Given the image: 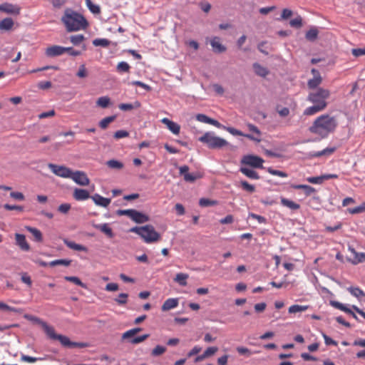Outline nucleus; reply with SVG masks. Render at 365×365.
Wrapping results in <instances>:
<instances>
[{"instance_id":"obj_1","label":"nucleus","mask_w":365,"mask_h":365,"mask_svg":"<svg viewBox=\"0 0 365 365\" xmlns=\"http://www.w3.org/2000/svg\"><path fill=\"white\" fill-rule=\"evenodd\" d=\"M61 21L68 32L84 29L88 26L86 19L81 14L70 9L65 10Z\"/></svg>"},{"instance_id":"obj_2","label":"nucleus","mask_w":365,"mask_h":365,"mask_svg":"<svg viewBox=\"0 0 365 365\" xmlns=\"http://www.w3.org/2000/svg\"><path fill=\"white\" fill-rule=\"evenodd\" d=\"M129 232L138 235L144 242L148 244L157 242L161 238L160 235L156 232L154 227L150 225L142 227H133L130 229Z\"/></svg>"},{"instance_id":"obj_3","label":"nucleus","mask_w":365,"mask_h":365,"mask_svg":"<svg viewBox=\"0 0 365 365\" xmlns=\"http://www.w3.org/2000/svg\"><path fill=\"white\" fill-rule=\"evenodd\" d=\"M198 140L210 149H220L228 145L226 140L216 136L213 132H206Z\"/></svg>"},{"instance_id":"obj_4","label":"nucleus","mask_w":365,"mask_h":365,"mask_svg":"<svg viewBox=\"0 0 365 365\" xmlns=\"http://www.w3.org/2000/svg\"><path fill=\"white\" fill-rule=\"evenodd\" d=\"M337 126L335 117L329 115H321V138L327 137L330 133L334 131Z\"/></svg>"},{"instance_id":"obj_5","label":"nucleus","mask_w":365,"mask_h":365,"mask_svg":"<svg viewBox=\"0 0 365 365\" xmlns=\"http://www.w3.org/2000/svg\"><path fill=\"white\" fill-rule=\"evenodd\" d=\"M264 160L257 155H245L241 160V164L251 166L255 168H262Z\"/></svg>"},{"instance_id":"obj_6","label":"nucleus","mask_w":365,"mask_h":365,"mask_svg":"<svg viewBox=\"0 0 365 365\" xmlns=\"http://www.w3.org/2000/svg\"><path fill=\"white\" fill-rule=\"evenodd\" d=\"M48 167L57 176L64 178H70L71 176L72 170L66 166L49 163Z\"/></svg>"},{"instance_id":"obj_7","label":"nucleus","mask_w":365,"mask_h":365,"mask_svg":"<svg viewBox=\"0 0 365 365\" xmlns=\"http://www.w3.org/2000/svg\"><path fill=\"white\" fill-rule=\"evenodd\" d=\"M33 322L39 324L43 329L44 330L46 335L51 339L56 340L57 339V336L58 334H56L55 329L53 327L48 325L46 322H43L41 319L38 317H33Z\"/></svg>"},{"instance_id":"obj_8","label":"nucleus","mask_w":365,"mask_h":365,"mask_svg":"<svg viewBox=\"0 0 365 365\" xmlns=\"http://www.w3.org/2000/svg\"><path fill=\"white\" fill-rule=\"evenodd\" d=\"M70 178L72 179L76 184L81 186H86L88 185L90 183L89 178H88L87 175L83 171H72V174Z\"/></svg>"},{"instance_id":"obj_9","label":"nucleus","mask_w":365,"mask_h":365,"mask_svg":"<svg viewBox=\"0 0 365 365\" xmlns=\"http://www.w3.org/2000/svg\"><path fill=\"white\" fill-rule=\"evenodd\" d=\"M56 340H58L63 346L68 348H83L86 346L84 343L71 341L68 337L61 334H58Z\"/></svg>"},{"instance_id":"obj_10","label":"nucleus","mask_w":365,"mask_h":365,"mask_svg":"<svg viewBox=\"0 0 365 365\" xmlns=\"http://www.w3.org/2000/svg\"><path fill=\"white\" fill-rule=\"evenodd\" d=\"M21 8L15 4L10 3H4L0 4V11L9 14L19 15L20 14Z\"/></svg>"},{"instance_id":"obj_11","label":"nucleus","mask_w":365,"mask_h":365,"mask_svg":"<svg viewBox=\"0 0 365 365\" xmlns=\"http://www.w3.org/2000/svg\"><path fill=\"white\" fill-rule=\"evenodd\" d=\"M64 53H66V49L63 46H58V45H53L51 46H49L46 48L45 51V54L48 57H56L58 56L63 55Z\"/></svg>"},{"instance_id":"obj_12","label":"nucleus","mask_w":365,"mask_h":365,"mask_svg":"<svg viewBox=\"0 0 365 365\" xmlns=\"http://www.w3.org/2000/svg\"><path fill=\"white\" fill-rule=\"evenodd\" d=\"M220 128L227 130V132H229L230 134H232L233 135L245 136L250 140H255L257 142L260 141V139L255 138V137H254L253 135H252L250 134H244L242 131H240L237 129H235L234 128H232V127H226L222 125V127H221Z\"/></svg>"},{"instance_id":"obj_13","label":"nucleus","mask_w":365,"mask_h":365,"mask_svg":"<svg viewBox=\"0 0 365 365\" xmlns=\"http://www.w3.org/2000/svg\"><path fill=\"white\" fill-rule=\"evenodd\" d=\"M16 244L23 251H29L30 246L26 240L25 235L16 233L15 235Z\"/></svg>"},{"instance_id":"obj_14","label":"nucleus","mask_w":365,"mask_h":365,"mask_svg":"<svg viewBox=\"0 0 365 365\" xmlns=\"http://www.w3.org/2000/svg\"><path fill=\"white\" fill-rule=\"evenodd\" d=\"M196 120L204 123L210 124L217 128L222 127V125L217 120L212 119L205 114H197L196 115Z\"/></svg>"},{"instance_id":"obj_15","label":"nucleus","mask_w":365,"mask_h":365,"mask_svg":"<svg viewBox=\"0 0 365 365\" xmlns=\"http://www.w3.org/2000/svg\"><path fill=\"white\" fill-rule=\"evenodd\" d=\"M210 45L215 53H223L226 51V47L220 43V38L217 36L210 40Z\"/></svg>"},{"instance_id":"obj_16","label":"nucleus","mask_w":365,"mask_h":365,"mask_svg":"<svg viewBox=\"0 0 365 365\" xmlns=\"http://www.w3.org/2000/svg\"><path fill=\"white\" fill-rule=\"evenodd\" d=\"M161 122L165 124L173 134L178 135L180 133V126L178 123L167 118H163Z\"/></svg>"},{"instance_id":"obj_17","label":"nucleus","mask_w":365,"mask_h":365,"mask_svg":"<svg viewBox=\"0 0 365 365\" xmlns=\"http://www.w3.org/2000/svg\"><path fill=\"white\" fill-rule=\"evenodd\" d=\"M91 199L96 205L103 207H107L111 201L110 198L104 197L99 194H95L94 195L91 196Z\"/></svg>"},{"instance_id":"obj_18","label":"nucleus","mask_w":365,"mask_h":365,"mask_svg":"<svg viewBox=\"0 0 365 365\" xmlns=\"http://www.w3.org/2000/svg\"><path fill=\"white\" fill-rule=\"evenodd\" d=\"M130 219L136 223H144L149 221V217L135 210H133Z\"/></svg>"},{"instance_id":"obj_19","label":"nucleus","mask_w":365,"mask_h":365,"mask_svg":"<svg viewBox=\"0 0 365 365\" xmlns=\"http://www.w3.org/2000/svg\"><path fill=\"white\" fill-rule=\"evenodd\" d=\"M73 197L78 201H83L90 197L89 192L84 189L76 188L73 191Z\"/></svg>"},{"instance_id":"obj_20","label":"nucleus","mask_w":365,"mask_h":365,"mask_svg":"<svg viewBox=\"0 0 365 365\" xmlns=\"http://www.w3.org/2000/svg\"><path fill=\"white\" fill-rule=\"evenodd\" d=\"M93 227L104 233L109 238H113L114 236L113 230L108 223L97 224L94 225Z\"/></svg>"},{"instance_id":"obj_21","label":"nucleus","mask_w":365,"mask_h":365,"mask_svg":"<svg viewBox=\"0 0 365 365\" xmlns=\"http://www.w3.org/2000/svg\"><path fill=\"white\" fill-rule=\"evenodd\" d=\"M64 244L69 247L76 251H82V252H88V248L82 245L77 244L73 241H70L68 239L63 240Z\"/></svg>"},{"instance_id":"obj_22","label":"nucleus","mask_w":365,"mask_h":365,"mask_svg":"<svg viewBox=\"0 0 365 365\" xmlns=\"http://www.w3.org/2000/svg\"><path fill=\"white\" fill-rule=\"evenodd\" d=\"M178 305V299L169 298L165 301L161 309L163 312L170 310L177 307Z\"/></svg>"},{"instance_id":"obj_23","label":"nucleus","mask_w":365,"mask_h":365,"mask_svg":"<svg viewBox=\"0 0 365 365\" xmlns=\"http://www.w3.org/2000/svg\"><path fill=\"white\" fill-rule=\"evenodd\" d=\"M26 229L32 235L34 241L37 242H41L43 241V235L39 230L30 226H26Z\"/></svg>"},{"instance_id":"obj_24","label":"nucleus","mask_w":365,"mask_h":365,"mask_svg":"<svg viewBox=\"0 0 365 365\" xmlns=\"http://www.w3.org/2000/svg\"><path fill=\"white\" fill-rule=\"evenodd\" d=\"M291 187L295 190H303L307 196H309L316 192L314 187L307 185H292Z\"/></svg>"},{"instance_id":"obj_25","label":"nucleus","mask_w":365,"mask_h":365,"mask_svg":"<svg viewBox=\"0 0 365 365\" xmlns=\"http://www.w3.org/2000/svg\"><path fill=\"white\" fill-rule=\"evenodd\" d=\"M140 106L141 103L138 101H135L133 103H120L118 105L119 109L123 111H128L133 109H137Z\"/></svg>"},{"instance_id":"obj_26","label":"nucleus","mask_w":365,"mask_h":365,"mask_svg":"<svg viewBox=\"0 0 365 365\" xmlns=\"http://www.w3.org/2000/svg\"><path fill=\"white\" fill-rule=\"evenodd\" d=\"M240 171L244 174L245 176H247V178H250V179H254V180H258L259 179V175H258V173L252 170V169H250L248 168H246V167H241L240 168Z\"/></svg>"},{"instance_id":"obj_27","label":"nucleus","mask_w":365,"mask_h":365,"mask_svg":"<svg viewBox=\"0 0 365 365\" xmlns=\"http://www.w3.org/2000/svg\"><path fill=\"white\" fill-rule=\"evenodd\" d=\"M350 252L354 255L352 263L358 264L363 262H365V253L364 252H357L353 248H349Z\"/></svg>"},{"instance_id":"obj_28","label":"nucleus","mask_w":365,"mask_h":365,"mask_svg":"<svg viewBox=\"0 0 365 365\" xmlns=\"http://www.w3.org/2000/svg\"><path fill=\"white\" fill-rule=\"evenodd\" d=\"M14 26V21L11 18H5L0 21L1 31H9Z\"/></svg>"},{"instance_id":"obj_29","label":"nucleus","mask_w":365,"mask_h":365,"mask_svg":"<svg viewBox=\"0 0 365 365\" xmlns=\"http://www.w3.org/2000/svg\"><path fill=\"white\" fill-rule=\"evenodd\" d=\"M347 290L351 295L356 297L359 300H361L364 297H365L364 292L359 287H350L347 288Z\"/></svg>"},{"instance_id":"obj_30","label":"nucleus","mask_w":365,"mask_h":365,"mask_svg":"<svg viewBox=\"0 0 365 365\" xmlns=\"http://www.w3.org/2000/svg\"><path fill=\"white\" fill-rule=\"evenodd\" d=\"M281 203L283 206L293 210H298L300 207V205L298 203L284 197L281 198Z\"/></svg>"},{"instance_id":"obj_31","label":"nucleus","mask_w":365,"mask_h":365,"mask_svg":"<svg viewBox=\"0 0 365 365\" xmlns=\"http://www.w3.org/2000/svg\"><path fill=\"white\" fill-rule=\"evenodd\" d=\"M253 68L255 73L259 76L265 77L268 74V71L267 68L257 63H255L253 64Z\"/></svg>"},{"instance_id":"obj_32","label":"nucleus","mask_w":365,"mask_h":365,"mask_svg":"<svg viewBox=\"0 0 365 365\" xmlns=\"http://www.w3.org/2000/svg\"><path fill=\"white\" fill-rule=\"evenodd\" d=\"M318 34L317 28H312L306 33L305 38L309 41H314L317 38Z\"/></svg>"},{"instance_id":"obj_33","label":"nucleus","mask_w":365,"mask_h":365,"mask_svg":"<svg viewBox=\"0 0 365 365\" xmlns=\"http://www.w3.org/2000/svg\"><path fill=\"white\" fill-rule=\"evenodd\" d=\"M64 279L68 282H71L78 286H80L84 289H87L86 284H84L83 282H82L81 280L77 277L66 276V277H64Z\"/></svg>"},{"instance_id":"obj_34","label":"nucleus","mask_w":365,"mask_h":365,"mask_svg":"<svg viewBox=\"0 0 365 365\" xmlns=\"http://www.w3.org/2000/svg\"><path fill=\"white\" fill-rule=\"evenodd\" d=\"M110 103V99L108 96L100 97L99 98H98V100L96 101V105L98 107H101L103 108H106L108 107Z\"/></svg>"},{"instance_id":"obj_35","label":"nucleus","mask_w":365,"mask_h":365,"mask_svg":"<svg viewBox=\"0 0 365 365\" xmlns=\"http://www.w3.org/2000/svg\"><path fill=\"white\" fill-rule=\"evenodd\" d=\"M188 277L187 274L178 273L175 276V281L181 286H185L187 285V279Z\"/></svg>"},{"instance_id":"obj_36","label":"nucleus","mask_w":365,"mask_h":365,"mask_svg":"<svg viewBox=\"0 0 365 365\" xmlns=\"http://www.w3.org/2000/svg\"><path fill=\"white\" fill-rule=\"evenodd\" d=\"M330 303L334 307H335L341 311H343L347 314H349L350 315L351 314H353V312L349 308H347L344 304H343L339 302L331 301Z\"/></svg>"},{"instance_id":"obj_37","label":"nucleus","mask_w":365,"mask_h":365,"mask_svg":"<svg viewBox=\"0 0 365 365\" xmlns=\"http://www.w3.org/2000/svg\"><path fill=\"white\" fill-rule=\"evenodd\" d=\"M330 303L334 307H335L341 311H343L347 314H349L350 315L351 314H353V312L349 308H347L344 304H343L339 302L331 301Z\"/></svg>"},{"instance_id":"obj_38","label":"nucleus","mask_w":365,"mask_h":365,"mask_svg":"<svg viewBox=\"0 0 365 365\" xmlns=\"http://www.w3.org/2000/svg\"><path fill=\"white\" fill-rule=\"evenodd\" d=\"M141 331V328L136 327L131 329H129L124 332L122 335L123 339H128L132 338L133 336H135L136 334L140 332Z\"/></svg>"},{"instance_id":"obj_39","label":"nucleus","mask_w":365,"mask_h":365,"mask_svg":"<svg viewBox=\"0 0 365 365\" xmlns=\"http://www.w3.org/2000/svg\"><path fill=\"white\" fill-rule=\"evenodd\" d=\"M71 259H56L48 263V265L50 267H55L57 265H63L66 267H68L71 264Z\"/></svg>"},{"instance_id":"obj_40","label":"nucleus","mask_w":365,"mask_h":365,"mask_svg":"<svg viewBox=\"0 0 365 365\" xmlns=\"http://www.w3.org/2000/svg\"><path fill=\"white\" fill-rule=\"evenodd\" d=\"M317 70L313 68L312 70V73L315 75V73H317ZM319 85V77L314 76L313 79H311L308 82V86L309 88H317Z\"/></svg>"},{"instance_id":"obj_41","label":"nucleus","mask_w":365,"mask_h":365,"mask_svg":"<svg viewBox=\"0 0 365 365\" xmlns=\"http://www.w3.org/2000/svg\"><path fill=\"white\" fill-rule=\"evenodd\" d=\"M86 6L90 11L94 14H99L101 13V7L98 5L93 4L91 0H85Z\"/></svg>"},{"instance_id":"obj_42","label":"nucleus","mask_w":365,"mask_h":365,"mask_svg":"<svg viewBox=\"0 0 365 365\" xmlns=\"http://www.w3.org/2000/svg\"><path fill=\"white\" fill-rule=\"evenodd\" d=\"M330 92L326 89L321 88V110L324 109L327 103L324 101V99L329 98Z\"/></svg>"},{"instance_id":"obj_43","label":"nucleus","mask_w":365,"mask_h":365,"mask_svg":"<svg viewBox=\"0 0 365 365\" xmlns=\"http://www.w3.org/2000/svg\"><path fill=\"white\" fill-rule=\"evenodd\" d=\"M115 115L104 118L99 122V126L102 129H106L110 123H112L115 120Z\"/></svg>"},{"instance_id":"obj_44","label":"nucleus","mask_w":365,"mask_h":365,"mask_svg":"<svg viewBox=\"0 0 365 365\" xmlns=\"http://www.w3.org/2000/svg\"><path fill=\"white\" fill-rule=\"evenodd\" d=\"M85 39V37L83 34H77L70 36V41L74 46L80 45Z\"/></svg>"},{"instance_id":"obj_45","label":"nucleus","mask_w":365,"mask_h":365,"mask_svg":"<svg viewBox=\"0 0 365 365\" xmlns=\"http://www.w3.org/2000/svg\"><path fill=\"white\" fill-rule=\"evenodd\" d=\"M289 25L291 27L299 29L302 26V18L297 15L294 19L290 20Z\"/></svg>"},{"instance_id":"obj_46","label":"nucleus","mask_w":365,"mask_h":365,"mask_svg":"<svg viewBox=\"0 0 365 365\" xmlns=\"http://www.w3.org/2000/svg\"><path fill=\"white\" fill-rule=\"evenodd\" d=\"M307 306H302L299 304H294L289 307V312L291 314H295L297 312H301L306 311L307 309Z\"/></svg>"},{"instance_id":"obj_47","label":"nucleus","mask_w":365,"mask_h":365,"mask_svg":"<svg viewBox=\"0 0 365 365\" xmlns=\"http://www.w3.org/2000/svg\"><path fill=\"white\" fill-rule=\"evenodd\" d=\"M106 164L110 168L112 169L120 170L123 168V164L121 162L116 160H110L107 161Z\"/></svg>"},{"instance_id":"obj_48","label":"nucleus","mask_w":365,"mask_h":365,"mask_svg":"<svg viewBox=\"0 0 365 365\" xmlns=\"http://www.w3.org/2000/svg\"><path fill=\"white\" fill-rule=\"evenodd\" d=\"M319 111V103H316L314 106L307 108L304 114L306 115H312L316 114Z\"/></svg>"},{"instance_id":"obj_49","label":"nucleus","mask_w":365,"mask_h":365,"mask_svg":"<svg viewBox=\"0 0 365 365\" xmlns=\"http://www.w3.org/2000/svg\"><path fill=\"white\" fill-rule=\"evenodd\" d=\"M166 351V348L165 346L157 345L151 351V355L153 356H158L163 354Z\"/></svg>"},{"instance_id":"obj_50","label":"nucleus","mask_w":365,"mask_h":365,"mask_svg":"<svg viewBox=\"0 0 365 365\" xmlns=\"http://www.w3.org/2000/svg\"><path fill=\"white\" fill-rule=\"evenodd\" d=\"M93 44L95 46L108 47L110 41L106 38H96L93 41Z\"/></svg>"},{"instance_id":"obj_51","label":"nucleus","mask_w":365,"mask_h":365,"mask_svg":"<svg viewBox=\"0 0 365 365\" xmlns=\"http://www.w3.org/2000/svg\"><path fill=\"white\" fill-rule=\"evenodd\" d=\"M130 66L129 64L125 61H121L118 63L116 69L118 72H129Z\"/></svg>"},{"instance_id":"obj_52","label":"nucleus","mask_w":365,"mask_h":365,"mask_svg":"<svg viewBox=\"0 0 365 365\" xmlns=\"http://www.w3.org/2000/svg\"><path fill=\"white\" fill-rule=\"evenodd\" d=\"M149 336L150 335L148 334H145L131 339L130 342L133 344H140V343L144 341L145 339H147L149 337Z\"/></svg>"},{"instance_id":"obj_53","label":"nucleus","mask_w":365,"mask_h":365,"mask_svg":"<svg viewBox=\"0 0 365 365\" xmlns=\"http://www.w3.org/2000/svg\"><path fill=\"white\" fill-rule=\"evenodd\" d=\"M128 297V294L125 293H121L118 295V297L115 299V302H116L119 305H123L127 303V299Z\"/></svg>"},{"instance_id":"obj_54","label":"nucleus","mask_w":365,"mask_h":365,"mask_svg":"<svg viewBox=\"0 0 365 365\" xmlns=\"http://www.w3.org/2000/svg\"><path fill=\"white\" fill-rule=\"evenodd\" d=\"M241 186L243 190L245 191L252 193L255 191V187L254 185L248 183L247 181H241Z\"/></svg>"},{"instance_id":"obj_55","label":"nucleus","mask_w":365,"mask_h":365,"mask_svg":"<svg viewBox=\"0 0 365 365\" xmlns=\"http://www.w3.org/2000/svg\"><path fill=\"white\" fill-rule=\"evenodd\" d=\"M42 359H43L42 358L33 357V356H30L25 355V354H21V361L28 362V363H34L38 360H42Z\"/></svg>"},{"instance_id":"obj_56","label":"nucleus","mask_w":365,"mask_h":365,"mask_svg":"<svg viewBox=\"0 0 365 365\" xmlns=\"http://www.w3.org/2000/svg\"><path fill=\"white\" fill-rule=\"evenodd\" d=\"M76 76L81 78L87 77L88 71L84 64H82L79 66V69L76 73Z\"/></svg>"},{"instance_id":"obj_57","label":"nucleus","mask_w":365,"mask_h":365,"mask_svg":"<svg viewBox=\"0 0 365 365\" xmlns=\"http://www.w3.org/2000/svg\"><path fill=\"white\" fill-rule=\"evenodd\" d=\"M215 204H216L215 201H212V200H210L207 198H201L199 201V205L201 207H208V206L215 205Z\"/></svg>"},{"instance_id":"obj_58","label":"nucleus","mask_w":365,"mask_h":365,"mask_svg":"<svg viewBox=\"0 0 365 365\" xmlns=\"http://www.w3.org/2000/svg\"><path fill=\"white\" fill-rule=\"evenodd\" d=\"M113 136L115 139L126 138L129 136V133L126 130H119L115 132Z\"/></svg>"},{"instance_id":"obj_59","label":"nucleus","mask_w":365,"mask_h":365,"mask_svg":"<svg viewBox=\"0 0 365 365\" xmlns=\"http://www.w3.org/2000/svg\"><path fill=\"white\" fill-rule=\"evenodd\" d=\"M4 207L6 210H17L19 212H23L24 211V207L21 205H12L9 204H5L4 205Z\"/></svg>"},{"instance_id":"obj_60","label":"nucleus","mask_w":365,"mask_h":365,"mask_svg":"<svg viewBox=\"0 0 365 365\" xmlns=\"http://www.w3.org/2000/svg\"><path fill=\"white\" fill-rule=\"evenodd\" d=\"M309 130L314 133H318L319 131V117H317L312 126L309 128Z\"/></svg>"},{"instance_id":"obj_61","label":"nucleus","mask_w":365,"mask_h":365,"mask_svg":"<svg viewBox=\"0 0 365 365\" xmlns=\"http://www.w3.org/2000/svg\"><path fill=\"white\" fill-rule=\"evenodd\" d=\"M293 15V12L292 10L289 9H284L282 11L280 19L287 20L290 18Z\"/></svg>"},{"instance_id":"obj_62","label":"nucleus","mask_w":365,"mask_h":365,"mask_svg":"<svg viewBox=\"0 0 365 365\" xmlns=\"http://www.w3.org/2000/svg\"><path fill=\"white\" fill-rule=\"evenodd\" d=\"M10 197L19 201H22L25 199L24 195L21 192H11Z\"/></svg>"},{"instance_id":"obj_63","label":"nucleus","mask_w":365,"mask_h":365,"mask_svg":"<svg viewBox=\"0 0 365 365\" xmlns=\"http://www.w3.org/2000/svg\"><path fill=\"white\" fill-rule=\"evenodd\" d=\"M71 205L68 203H63L58 206V212L66 214L71 210Z\"/></svg>"},{"instance_id":"obj_64","label":"nucleus","mask_w":365,"mask_h":365,"mask_svg":"<svg viewBox=\"0 0 365 365\" xmlns=\"http://www.w3.org/2000/svg\"><path fill=\"white\" fill-rule=\"evenodd\" d=\"M351 53L355 57H359L365 55V48H353Z\"/></svg>"}]
</instances>
